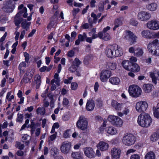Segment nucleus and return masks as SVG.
Instances as JSON below:
<instances>
[{"instance_id":"47","label":"nucleus","mask_w":159,"mask_h":159,"mask_svg":"<svg viewBox=\"0 0 159 159\" xmlns=\"http://www.w3.org/2000/svg\"><path fill=\"white\" fill-rule=\"evenodd\" d=\"M77 66H75V65L73 64L70 66V67L69 68V71L71 72H75L77 70Z\"/></svg>"},{"instance_id":"4","label":"nucleus","mask_w":159,"mask_h":159,"mask_svg":"<svg viewBox=\"0 0 159 159\" xmlns=\"http://www.w3.org/2000/svg\"><path fill=\"white\" fill-rule=\"evenodd\" d=\"M77 128L82 130L87 128L88 121L87 119L84 116H80L76 123Z\"/></svg>"},{"instance_id":"14","label":"nucleus","mask_w":159,"mask_h":159,"mask_svg":"<svg viewBox=\"0 0 159 159\" xmlns=\"http://www.w3.org/2000/svg\"><path fill=\"white\" fill-rule=\"evenodd\" d=\"M85 155L87 157L92 158L94 157V152L93 149L90 147H86L83 148Z\"/></svg>"},{"instance_id":"41","label":"nucleus","mask_w":159,"mask_h":159,"mask_svg":"<svg viewBox=\"0 0 159 159\" xmlns=\"http://www.w3.org/2000/svg\"><path fill=\"white\" fill-rule=\"evenodd\" d=\"M107 132L111 135H114L116 133V129L113 127H111L108 128L107 130Z\"/></svg>"},{"instance_id":"55","label":"nucleus","mask_w":159,"mask_h":159,"mask_svg":"<svg viewBox=\"0 0 159 159\" xmlns=\"http://www.w3.org/2000/svg\"><path fill=\"white\" fill-rule=\"evenodd\" d=\"M96 101L97 102L98 106L99 107H101L102 106V102L101 99L99 98L96 100Z\"/></svg>"},{"instance_id":"20","label":"nucleus","mask_w":159,"mask_h":159,"mask_svg":"<svg viewBox=\"0 0 159 159\" xmlns=\"http://www.w3.org/2000/svg\"><path fill=\"white\" fill-rule=\"evenodd\" d=\"M97 146L98 148L102 151H104L108 149L109 145L107 143L104 142H100L98 144Z\"/></svg>"},{"instance_id":"13","label":"nucleus","mask_w":159,"mask_h":159,"mask_svg":"<svg viewBox=\"0 0 159 159\" xmlns=\"http://www.w3.org/2000/svg\"><path fill=\"white\" fill-rule=\"evenodd\" d=\"M147 26L150 29L153 30H157L159 29V22L151 20L148 23Z\"/></svg>"},{"instance_id":"45","label":"nucleus","mask_w":159,"mask_h":159,"mask_svg":"<svg viewBox=\"0 0 159 159\" xmlns=\"http://www.w3.org/2000/svg\"><path fill=\"white\" fill-rule=\"evenodd\" d=\"M26 66V64L25 62L22 61L19 64L18 67V69L20 71V73H21V71H23V70H22L21 68L22 67H25Z\"/></svg>"},{"instance_id":"28","label":"nucleus","mask_w":159,"mask_h":159,"mask_svg":"<svg viewBox=\"0 0 159 159\" xmlns=\"http://www.w3.org/2000/svg\"><path fill=\"white\" fill-rule=\"evenodd\" d=\"M30 25V22H27L26 19H24L21 23V26L24 29H25L26 30L29 28V26Z\"/></svg>"},{"instance_id":"10","label":"nucleus","mask_w":159,"mask_h":159,"mask_svg":"<svg viewBox=\"0 0 159 159\" xmlns=\"http://www.w3.org/2000/svg\"><path fill=\"white\" fill-rule=\"evenodd\" d=\"M111 75V72L107 70H103L100 74V78L102 82H106L110 77Z\"/></svg>"},{"instance_id":"29","label":"nucleus","mask_w":159,"mask_h":159,"mask_svg":"<svg viewBox=\"0 0 159 159\" xmlns=\"http://www.w3.org/2000/svg\"><path fill=\"white\" fill-rule=\"evenodd\" d=\"M71 157L73 159H82V156L80 152H73Z\"/></svg>"},{"instance_id":"3","label":"nucleus","mask_w":159,"mask_h":159,"mask_svg":"<svg viewBox=\"0 0 159 159\" xmlns=\"http://www.w3.org/2000/svg\"><path fill=\"white\" fill-rule=\"evenodd\" d=\"M136 141L135 137L132 134H127L123 138V143L127 146H130L133 144Z\"/></svg>"},{"instance_id":"54","label":"nucleus","mask_w":159,"mask_h":159,"mask_svg":"<svg viewBox=\"0 0 159 159\" xmlns=\"http://www.w3.org/2000/svg\"><path fill=\"white\" fill-rule=\"evenodd\" d=\"M153 55L156 56H159V46L157 45L156 50L154 51Z\"/></svg>"},{"instance_id":"36","label":"nucleus","mask_w":159,"mask_h":159,"mask_svg":"<svg viewBox=\"0 0 159 159\" xmlns=\"http://www.w3.org/2000/svg\"><path fill=\"white\" fill-rule=\"evenodd\" d=\"M37 114L43 116L46 113L45 109L44 107H39L36 110Z\"/></svg>"},{"instance_id":"24","label":"nucleus","mask_w":159,"mask_h":159,"mask_svg":"<svg viewBox=\"0 0 159 159\" xmlns=\"http://www.w3.org/2000/svg\"><path fill=\"white\" fill-rule=\"evenodd\" d=\"M128 36L131 41L133 43L135 42L137 38L136 36L130 31H128Z\"/></svg>"},{"instance_id":"33","label":"nucleus","mask_w":159,"mask_h":159,"mask_svg":"<svg viewBox=\"0 0 159 159\" xmlns=\"http://www.w3.org/2000/svg\"><path fill=\"white\" fill-rule=\"evenodd\" d=\"M157 5L156 3H152L148 5L147 7V8L149 10L152 11H155L157 8Z\"/></svg>"},{"instance_id":"44","label":"nucleus","mask_w":159,"mask_h":159,"mask_svg":"<svg viewBox=\"0 0 159 159\" xmlns=\"http://www.w3.org/2000/svg\"><path fill=\"white\" fill-rule=\"evenodd\" d=\"M104 2L102 1H101L98 4V10L100 11H102L104 10Z\"/></svg>"},{"instance_id":"60","label":"nucleus","mask_w":159,"mask_h":159,"mask_svg":"<svg viewBox=\"0 0 159 159\" xmlns=\"http://www.w3.org/2000/svg\"><path fill=\"white\" fill-rule=\"evenodd\" d=\"M56 138V134H53L51 135L49 138V140H50L51 141H52L55 139Z\"/></svg>"},{"instance_id":"43","label":"nucleus","mask_w":159,"mask_h":159,"mask_svg":"<svg viewBox=\"0 0 159 159\" xmlns=\"http://www.w3.org/2000/svg\"><path fill=\"white\" fill-rule=\"evenodd\" d=\"M87 35L85 33H84L82 35L80 34L78 35V39L80 40L81 41H83L86 39Z\"/></svg>"},{"instance_id":"61","label":"nucleus","mask_w":159,"mask_h":159,"mask_svg":"<svg viewBox=\"0 0 159 159\" xmlns=\"http://www.w3.org/2000/svg\"><path fill=\"white\" fill-rule=\"evenodd\" d=\"M96 2V1L95 0H92L90 1V7L92 8L95 7V3Z\"/></svg>"},{"instance_id":"26","label":"nucleus","mask_w":159,"mask_h":159,"mask_svg":"<svg viewBox=\"0 0 159 159\" xmlns=\"http://www.w3.org/2000/svg\"><path fill=\"white\" fill-rule=\"evenodd\" d=\"M14 22L15 25L17 26V28H19L20 26L19 25L22 22L23 19L20 16H16V15L14 18Z\"/></svg>"},{"instance_id":"62","label":"nucleus","mask_w":159,"mask_h":159,"mask_svg":"<svg viewBox=\"0 0 159 159\" xmlns=\"http://www.w3.org/2000/svg\"><path fill=\"white\" fill-rule=\"evenodd\" d=\"M74 55V52L73 50H70L68 53V56L70 57H72Z\"/></svg>"},{"instance_id":"8","label":"nucleus","mask_w":159,"mask_h":159,"mask_svg":"<svg viewBox=\"0 0 159 159\" xmlns=\"http://www.w3.org/2000/svg\"><path fill=\"white\" fill-rule=\"evenodd\" d=\"M150 17L151 15L150 13L146 11H140L138 14V19L141 21L148 20Z\"/></svg>"},{"instance_id":"6","label":"nucleus","mask_w":159,"mask_h":159,"mask_svg":"<svg viewBox=\"0 0 159 159\" xmlns=\"http://www.w3.org/2000/svg\"><path fill=\"white\" fill-rule=\"evenodd\" d=\"M148 107V104L145 101H140L137 102L136 105V109L139 112L145 111Z\"/></svg>"},{"instance_id":"63","label":"nucleus","mask_w":159,"mask_h":159,"mask_svg":"<svg viewBox=\"0 0 159 159\" xmlns=\"http://www.w3.org/2000/svg\"><path fill=\"white\" fill-rule=\"evenodd\" d=\"M36 31V30L35 29H33L31 31V32H30L29 34H28V37H30L32 36L35 33Z\"/></svg>"},{"instance_id":"30","label":"nucleus","mask_w":159,"mask_h":159,"mask_svg":"<svg viewBox=\"0 0 159 159\" xmlns=\"http://www.w3.org/2000/svg\"><path fill=\"white\" fill-rule=\"evenodd\" d=\"M141 35L143 37L146 38H150L152 37L150 31L148 30L143 31L141 32Z\"/></svg>"},{"instance_id":"35","label":"nucleus","mask_w":159,"mask_h":159,"mask_svg":"<svg viewBox=\"0 0 159 159\" xmlns=\"http://www.w3.org/2000/svg\"><path fill=\"white\" fill-rule=\"evenodd\" d=\"M153 111L154 117L158 118H159V103L157 105L156 108L153 107Z\"/></svg>"},{"instance_id":"16","label":"nucleus","mask_w":159,"mask_h":159,"mask_svg":"<svg viewBox=\"0 0 159 159\" xmlns=\"http://www.w3.org/2000/svg\"><path fill=\"white\" fill-rule=\"evenodd\" d=\"M95 107V103L94 100L93 99H89L87 102L86 108L88 111L93 110Z\"/></svg>"},{"instance_id":"52","label":"nucleus","mask_w":159,"mask_h":159,"mask_svg":"<svg viewBox=\"0 0 159 159\" xmlns=\"http://www.w3.org/2000/svg\"><path fill=\"white\" fill-rule=\"evenodd\" d=\"M55 22L53 21H51L49 23L47 28L48 29H50L52 27L55 25Z\"/></svg>"},{"instance_id":"56","label":"nucleus","mask_w":159,"mask_h":159,"mask_svg":"<svg viewBox=\"0 0 159 159\" xmlns=\"http://www.w3.org/2000/svg\"><path fill=\"white\" fill-rule=\"evenodd\" d=\"M130 159H140V156L138 154H134L131 156Z\"/></svg>"},{"instance_id":"22","label":"nucleus","mask_w":159,"mask_h":159,"mask_svg":"<svg viewBox=\"0 0 159 159\" xmlns=\"http://www.w3.org/2000/svg\"><path fill=\"white\" fill-rule=\"evenodd\" d=\"M27 9L26 8H24L23 9L20 10V11L16 14V16H23L24 18H27Z\"/></svg>"},{"instance_id":"38","label":"nucleus","mask_w":159,"mask_h":159,"mask_svg":"<svg viewBox=\"0 0 159 159\" xmlns=\"http://www.w3.org/2000/svg\"><path fill=\"white\" fill-rule=\"evenodd\" d=\"M8 17L7 15L5 14L1 15L0 16V22L2 23H5L7 21Z\"/></svg>"},{"instance_id":"59","label":"nucleus","mask_w":159,"mask_h":159,"mask_svg":"<svg viewBox=\"0 0 159 159\" xmlns=\"http://www.w3.org/2000/svg\"><path fill=\"white\" fill-rule=\"evenodd\" d=\"M31 124L30 126V128H36V126L37 124H35L33 120H30Z\"/></svg>"},{"instance_id":"50","label":"nucleus","mask_w":159,"mask_h":159,"mask_svg":"<svg viewBox=\"0 0 159 159\" xmlns=\"http://www.w3.org/2000/svg\"><path fill=\"white\" fill-rule=\"evenodd\" d=\"M78 84L76 82H73L71 84V88L73 90H75L77 88Z\"/></svg>"},{"instance_id":"17","label":"nucleus","mask_w":159,"mask_h":159,"mask_svg":"<svg viewBox=\"0 0 159 159\" xmlns=\"http://www.w3.org/2000/svg\"><path fill=\"white\" fill-rule=\"evenodd\" d=\"M153 88L151 84H145L143 85V89L145 93H149L152 92Z\"/></svg>"},{"instance_id":"23","label":"nucleus","mask_w":159,"mask_h":159,"mask_svg":"<svg viewBox=\"0 0 159 159\" xmlns=\"http://www.w3.org/2000/svg\"><path fill=\"white\" fill-rule=\"evenodd\" d=\"M132 61H129V60L123 61L121 65L123 67L125 70H129V67H130L131 65L132 64Z\"/></svg>"},{"instance_id":"15","label":"nucleus","mask_w":159,"mask_h":159,"mask_svg":"<svg viewBox=\"0 0 159 159\" xmlns=\"http://www.w3.org/2000/svg\"><path fill=\"white\" fill-rule=\"evenodd\" d=\"M120 154V150L116 148H113L111 150L112 159H119Z\"/></svg>"},{"instance_id":"49","label":"nucleus","mask_w":159,"mask_h":159,"mask_svg":"<svg viewBox=\"0 0 159 159\" xmlns=\"http://www.w3.org/2000/svg\"><path fill=\"white\" fill-rule=\"evenodd\" d=\"M73 79V77L71 76L68 78V79H65L64 80V82L65 84H68L70 83Z\"/></svg>"},{"instance_id":"32","label":"nucleus","mask_w":159,"mask_h":159,"mask_svg":"<svg viewBox=\"0 0 159 159\" xmlns=\"http://www.w3.org/2000/svg\"><path fill=\"white\" fill-rule=\"evenodd\" d=\"M122 23L120 18H117L116 19L114 22L115 26L113 29V30L115 31L116 30V28H118L120 26L122 25Z\"/></svg>"},{"instance_id":"7","label":"nucleus","mask_w":159,"mask_h":159,"mask_svg":"<svg viewBox=\"0 0 159 159\" xmlns=\"http://www.w3.org/2000/svg\"><path fill=\"white\" fill-rule=\"evenodd\" d=\"M117 48L116 44L108 46L106 50V54L107 57L111 58H114V51Z\"/></svg>"},{"instance_id":"11","label":"nucleus","mask_w":159,"mask_h":159,"mask_svg":"<svg viewBox=\"0 0 159 159\" xmlns=\"http://www.w3.org/2000/svg\"><path fill=\"white\" fill-rule=\"evenodd\" d=\"M158 42V40L155 39L152 42L150 43L148 45V48L149 52L153 55Z\"/></svg>"},{"instance_id":"58","label":"nucleus","mask_w":159,"mask_h":159,"mask_svg":"<svg viewBox=\"0 0 159 159\" xmlns=\"http://www.w3.org/2000/svg\"><path fill=\"white\" fill-rule=\"evenodd\" d=\"M74 63L75 64V65L78 67L80 64L81 62L78 58H76L75 59Z\"/></svg>"},{"instance_id":"1","label":"nucleus","mask_w":159,"mask_h":159,"mask_svg":"<svg viewBox=\"0 0 159 159\" xmlns=\"http://www.w3.org/2000/svg\"><path fill=\"white\" fill-rule=\"evenodd\" d=\"M137 121L138 124L141 126L148 127L151 124L152 120L148 114L143 112L139 116Z\"/></svg>"},{"instance_id":"25","label":"nucleus","mask_w":159,"mask_h":159,"mask_svg":"<svg viewBox=\"0 0 159 159\" xmlns=\"http://www.w3.org/2000/svg\"><path fill=\"white\" fill-rule=\"evenodd\" d=\"M109 82L113 84L118 85L120 82V79L117 77H113L111 78L109 80Z\"/></svg>"},{"instance_id":"18","label":"nucleus","mask_w":159,"mask_h":159,"mask_svg":"<svg viewBox=\"0 0 159 159\" xmlns=\"http://www.w3.org/2000/svg\"><path fill=\"white\" fill-rule=\"evenodd\" d=\"M140 68L139 66L136 63L132 62L130 67H129L128 71L133 72H138L140 70Z\"/></svg>"},{"instance_id":"48","label":"nucleus","mask_w":159,"mask_h":159,"mask_svg":"<svg viewBox=\"0 0 159 159\" xmlns=\"http://www.w3.org/2000/svg\"><path fill=\"white\" fill-rule=\"evenodd\" d=\"M130 23L131 25L134 26H136L138 24V21L134 19H132L130 20Z\"/></svg>"},{"instance_id":"27","label":"nucleus","mask_w":159,"mask_h":159,"mask_svg":"<svg viewBox=\"0 0 159 159\" xmlns=\"http://www.w3.org/2000/svg\"><path fill=\"white\" fill-rule=\"evenodd\" d=\"M30 78L29 77V75H27L25 74L21 81V83L23 84L24 83L25 84L28 83L31 79L32 75L31 74H30Z\"/></svg>"},{"instance_id":"2","label":"nucleus","mask_w":159,"mask_h":159,"mask_svg":"<svg viewBox=\"0 0 159 159\" xmlns=\"http://www.w3.org/2000/svg\"><path fill=\"white\" fill-rule=\"evenodd\" d=\"M128 91L130 95L133 97H139L141 94V88L136 85H132L129 86Z\"/></svg>"},{"instance_id":"51","label":"nucleus","mask_w":159,"mask_h":159,"mask_svg":"<svg viewBox=\"0 0 159 159\" xmlns=\"http://www.w3.org/2000/svg\"><path fill=\"white\" fill-rule=\"evenodd\" d=\"M88 22L89 23L90 25L91 26H92V24L93 23H96V21H94V20L93 19L91 18L89 16L88 17Z\"/></svg>"},{"instance_id":"19","label":"nucleus","mask_w":159,"mask_h":159,"mask_svg":"<svg viewBox=\"0 0 159 159\" xmlns=\"http://www.w3.org/2000/svg\"><path fill=\"white\" fill-rule=\"evenodd\" d=\"M111 105L116 111H120L122 108V104L118 103L117 101L114 100H112Z\"/></svg>"},{"instance_id":"21","label":"nucleus","mask_w":159,"mask_h":159,"mask_svg":"<svg viewBox=\"0 0 159 159\" xmlns=\"http://www.w3.org/2000/svg\"><path fill=\"white\" fill-rule=\"evenodd\" d=\"M27 7L30 10L31 13L30 16L27 17V20L30 21L31 20V16L33 14L35 11L36 6L33 4H28L27 5Z\"/></svg>"},{"instance_id":"40","label":"nucleus","mask_w":159,"mask_h":159,"mask_svg":"<svg viewBox=\"0 0 159 159\" xmlns=\"http://www.w3.org/2000/svg\"><path fill=\"white\" fill-rule=\"evenodd\" d=\"M135 53H134V55L137 57H139L143 55V52L142 48H138L135 49Z\"/></svg>"},{"instance_id":"39","label":"nucleus","mask_w":159,"mask_h":159,"mask_svg":"<svg viewBox=\"0 0 159 159\" xmlns=\"http://www.w3.org/2000/svg\"><path fill=\"white\" fill-rule=\"evenodd\" d=\"M123 53L122 51L120 48H118V46L117 45V49H115L114 51V57H120L121 56Z\"/></svg>"},{"instance_id":"57","label":"nucleus","mask_w":159,"mask_h":159,"mask_svg":"<svg viewBox=\"0 0 159 159\" xmlns=\"http://www.w3.org/2000/svg\"><path fill=\"white\" fill-rule=\"evenodd\" d=\"M91 17L93 18L94 21L97 22V16L93 12L91 14Z\"/></svg>"},{"instance_id":"42","label":"nucleus","mask_w":159,"mask_h":159,"mask_svg":"<svg viewBox=\"0 0 159 159\" xmlns=\"http://www.w3.org/2000/svg\"><path fill=\"white\" fill-rule=\"evenodd\" d=\"M159 138V134L158 133H154L151 137V140L153 142L157 141Z\"/></svg>"},{"instance_id":"64","label":"nucleus","mask_w":159,"mask_h":159,"mask_svg":"<svg viewBox=\"0 0 159 159\" xmlns=\"http://www.w3.org/2000/svg\"><path fill=\"white\" fill-rule=\"evenodd\" d=\"M82 27L84 29H87L89 27V25L88 23H86L82 25Z\"/></svg>"},{"instance_id":"31","label":"nucleus","mask_w":159,"mask_h":159,"mask_svg":"<svg viewBox=\"0 0 159 159\" xmlns=\"http://www.w3.org/2000/svg\"><path fill=\"white\" fill-rule=\"evenodd\" d=\"M116 67V65L115 63L108 62L107 63L106 68L111 70H114Z\"/></svg>"},{"instance_id":"34","label":"nucleus","mask_w":159,"mask_h":159,"mask_svg":"<svg viewBox=\"0 0 159 159\" xmlns=\"http://www.w3.org/2000/svg\"><path fill=\"white\" fill-rule=\"evenodd\" d=\"M145 159H155V155L153 152H150L145 156Z\"/></svg>"},{"instance_id":"5","label":"nucleus","mask_w":159,"mask_h":159,"mask_svg":"<svg viewBox=\"0 0 159 159\" xmlns=\"http://www.w3.org/2000/svg\"><path fill=\"white\" fill-rule=\"evenodd\" d=\"M107 120L113 125L117 126H120L122 124V120L117 116L110 115L108 117Z\"/></svg>"},{"instance_id":"53","label":"nucleus","mask_w":159,"mask_h":159,"mask_svg":"<svg viewBox=\"0 0 159 159\" xmlns=\"http://www.w3.org/2000/svg\"><path fill=\"white\" fill-rule=\"evenodd\" d=\"M103 39L106 40H108L110 39V36L109 34L107 33H104V37Z\"/></svg>"},{"instance_id":"37","label":"nucleus","mask_w":159,"mask_h":159,"mask_svg":"<svg viewBox=\"0 0 159 159\" xmlns=\"http://www.w3.org/2000/svg\"><path fill=\"white\" fill-rule=\"evenodd\" d=\"M58 149L56 148H52L50 150V152L51 155L53 157H55L58 155Z\"/></svg>"},{"instance_id":"46","label":"nucleus","mask_w":159,"mask_h":159,"mask_svg":"<svg viewBox=\"0 0 159 159\" xmlns=\"http://www.w3.org/2000/svg\"><path fill=\"white\" fill-rule=\"evenodd\" d=\"M23 116L22 114H19L18 113L17 115V118L16 119V121L19 122H22L23 120Z\"/></svg>"},{"instance_id":"9","label":"nucleus","mask_w":159,"mask_h":159,"mask_svg":"<svg viewBox=\"0 0 159 159\" xmlns=\"http://www.w3.org/2000/svg\"><path fill=\"white\" fill-rule=\"evenodd\" d=\"M71 148V143L67 142H65L62 143L61 146V152L65 154H67L70 151Z\"/></svg>"},{"instance_id":"12","label":"nucleus","mask_w":159,"mask_h":159,"mask_svg":"<svg viewBox=\"0 0 159 159\" xmlns=\"http://www.w3.org/2000/svg\"><path fill=\"white\" fill-rule=\"evenodd\" d=\"M149 75L152 79V82L156 84L157 80H159V71L157 70H155L153 72H150Z\"/></svg>"}]
</instances>
